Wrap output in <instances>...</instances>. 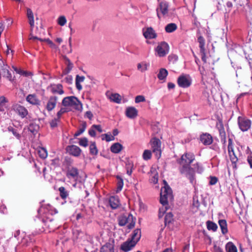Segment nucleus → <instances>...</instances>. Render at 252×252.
<instances>
[{
    "instance_id": "1",
    "label": "nucleus",
    "mask_w": 252,
    "mask_h": 252,
    "mask_svg": "<svg viewBox=\"0 0 252 252\" xmlns=\"http://www.w3.org/2000/svg\"><path fill=\"white\" fill-rule=\"evenodd\" d=\"M194 156L192 153H185L177 160L179 164V170L181 174L188 178L193 184L195 179L194 169L190 167V163L194 160Z\"/></svg>"
},
{
    "instance_id": "2",
    "label": "nucleus",
    "mask_w": 252,
    "mask_h": 252,
    "mask_svg": "<svg viewBox=\"0 0 252 252\" xmlns=\"http://www.w3.org/2000/svg\"><path fill=\"white\" fill-rule=\"evenodd\" d=\"M50 208L51 207L50 206L47 207L42 206L38 210L39 213L45 214L44 217L46 218V219L45 220L43 219V221L45 223V225L49 228V232L54 231L55 229L58 227L55 222H53V219L48 217V215L52 214V213L50 211Z\"/></svg>"
},
{
    "instance_id": "3",
    "label": "nucleus",
    "mask_w": 252,
    "mask_h": 252,
    "mask_svg": "<svg viewBox=\"0 0 252 252\" xmlns=\"http://www.w3.org/2000/svg\"><path fill=\"white\" fill-rule=\"evenodd\" d=\"M62 105L65 107H70L78 111L82 110V104L75 96H66L62 100Z\"/></svg>"
},
{
    "instance_id": "4",
    "label": "nucleus",
    "mask_w": 252,
    "mask_h": 252,
    "mask_svg": "<svg viewBox=\"0 0 252 252\" xmlns=\"http://www.w3.org/2000/svg\"><path fill=\"white\" fill-rule=\"evenodd\" d=\"M164 183L165 185L161 189L160 196V202L163 206L168 205V202L173 199L171 188L167 185L165 181H164Z\"/></svg>"
},
{
    "instance_id": "5",
    "label": "nucleus",
    "mask_w": 252,
    "mask_h": 252,
    "mask_svg": "<svg viewBox=\"0 0 252 252\" xmlns=\"http://www.w3.org/2000/svg\"><path fill=\"white\" fill-rule=\"evenodd\" d=\"M192 83V79L190 76L187 74H183L179 76L177 79V83L180 87L187 88L189 87Z\"/></svg>"
},
{
    "instance_id": "6",
    "label": "nucleus",
    "mask_w": 252,
    "mask_h": 252,
    "mask_svg": "<svg viewBox=\"0 0 252 252\" xmlns=\"http://www.w3.org/2000/svg\"><path fill=\"white\" fill-rule=\"evenodd\" d=\"M232 140L231 139L229 138L228 139V152L230 157V160L232 162V167L234 169L237 168V162L238 161V158L236 156L232 145Z\"/></svg>"
},
{
    "instance_id": "7",
    "label": "nucleus",
    "mask_w": 252,
    "mask_h": 252,
    "mask_svg": "<svg viewBox=\"0 0 252 252\" xmlns=\"http://www.w3.org/2000/svg\"><path fill=\"white\" fill-rule=\"evenodd\" d=\"M66 176L68 179L77 182L79 177L78 169L73 166H68L66 168Z\"/></svg>"
},
{
    "instance_id": "8",
    "label": "nucleus",
    "mask_w": 252,
    "mask_h": 252,
    "mask_svg": "<svg viewBox=\"0 0 252 252\" xmlns=\"http://www.w3.org/2000/svg\"><path fill=\"white\" fill-rule=\"evenodd\" d=\"M238 124L240 129L242 131L248 130L251 126V121L246 117H239Z\"/></svg>"
},
{
    "instance_id": "9",
    "label": "nucleus",
    "mask_w": 252,
    "mask_h": 252,
    "mask_svg": "<svg viewBox=\"0 0 252 252\" xmlns=\"http://www.w3.org/2000/svg\"><path fill=\"white\" fill-rule=\"evenodd\" d=\"M168 13V4L166 1H161L157 8V13L158 18L160 19L161 15L166 16Z\"/></svg>"
},
{
    "instance_id": "10",
    "label": "nucleus",
    "mask_w": 252,
    "mask_h": 252,
    "mask_svg": "<svg viewBox=\"0 0 252 252\" xmlns=\"http://www.w3.org/2000/svg\"><path fill=\"white\" fill-rule=\"evenodd\" d=\"M151 147L153 152L155 154L156 157L159 158L161 156V142L157 138H153L151 141Z\"/></svg>"
},
{
    "instance_id": "11",
    "label": "nucleus",
    "mask_w": 252,
    "mask_h": 252,
    "mask_svg": "<svg viewBox=\"0 0 252 252\" xmlns=\"http://www.w3.org/2000/svg\"><path fill=\"white\" fill-rule=\"evenodd\" d=\"M156 51L159 57H164L169 52V46L167 43L162 42L158 45L156 49Z\"/></svg>"
},
{
    "instance_id": "12",
    "label": "nucleus",
    "mask_w": 252,
    "mask_h": 252,
    "mask_svg": "<svg viewBox=\"0 0 252 252\" xmlns=\"http://www.w3.org/2000/svg\"><path fill=\"white\" fill-rule=\"evenodd\" d=\"M12 109L21 118H25L28 114V110L20 104L13 105Z\"/></svg>"
},
{
    "instance_id": "13",
    "label": "nucleus",
    "mask_w": 252,
    "mask_h": 252,
    "mask_svg": "<svg viewBox=\"0 0 252 252\" xmlns=\"http://www.w3.org/2000/svg\"><path fill=\"white\" fill-rule=\"evenodd\" d=\"M3 65L1 66V69L3 73V76L6 77L8 80L12 83L15 81V77H12L11 73L9 71V67L4 63H2Z\"/></svg>"
},
{
    "instance_id": "14",
    "label": "nucleus",
    "mask_w": 252,
    "mask_h": 252,
    "mask_svg": "<svg viewBox=\"0 0 252 252\" xmlns=\"http://www.w3.org/2000/svg\"><path fill=\"white\" fill-rule=\"evenodd\" d=\"M136 244L134 242L128 239L121 245L120 249L124 252H128L131 251L135 247Z\"/></svg>"
},
{
    "instance_id": "15",
    "label": "nucleus",
    "mask_w": 252,
    "mask_h": 252,
    "mask_svg": "<svg viewBox=\"0 0 252 252\" xmlns=\"http://www.w3.org/2000/svg\"><path fill=\"white\" fill-rule=\"evenodd\" d=\"M66 150L70 155L74 157L79 156L82 151L79 147L74 145L67 146Z\"/></svg>"
},
{
    "instance_id": "16",
    "label": "nucleus",
    "mask_w": 252,
    "mask_h": 252,
    "mask_svg": "<svg viewBox=\"0 0 252 252\" xmlns=\"http://www.w3.org/2000/svg\"><path fill=\"white\" fill-rule=\"evenodd\" d=\"M57 100L58 97L56 96H51L49 97L46 105V109L48 111H51L55 108L57 104Z\"/></svg>"
},
{
    "instance_id": "17",
    "label": "nucleus",
    "mask_w": 252,
    "mask_h": 252,
    "mask_svg": "<svg viewBox=\"0 0 252 252\" xmlns=\"http://www.w3.org/2000/svg\"><path fill=\"white\" fill-rule=\"evenodd\" d=\"M114 241L113 240H109L102 246L100 249V252H114Z\"/></svg>"
},
{
    "instance_id": "18",
    "label": "nucleus",
    "mask_w": 252,
    "mask_h": 252,
    "mask_svg": "<svg viewBox=\"0 0 252 252\" xmlns=\"http://www.w3.org/2000/svg\"><path fill=\"white\" fill-rule=\"evenodd\" d=\"M200 141L204 145H209L213 142V138L210 134L205 133L200 136Z\"/></svg>"
},
{
    "instance_id": "19",
    "label": "nucleus",
    "mask_w": 252,
    "mask_h": 252,
    "mask_svg": "<svg viewBox=\"0 0 252 252\" xmlns=\"http://www.w3.org/2000/svg\"><path fill=\"white\" fill-rule=\"evenodd\" d=\"M26 101L33 105H39L40 101L35 94H30L26 98Z\"/></svg>"
},
{
    "instance_id": "20",
    "label": "nucleus",
    "mask_w": 252,
    "mask_h": 252,
    "mask_svg": "<svg viewBox=\"0 0 252 252\" xmlns=\"http://www.w3.org/2000/svg\"><path fill=\"white\" fill-rule=\"evenodd\" d=\"M126 115L130 119H134L137 116L138 111L135 107H129L126 109Z\"/></svg>"
},
{
    "instance_id": "21",
    "label": "nucleus",
    "mask_w": 252,
    "mask_h": 252,
    "mask_svg": "<svg viewBox=\"0 0 252 252\" xmlns=\"http://www.w3.org/2000/svg\"><path fill=\"white\" fill-rule=\"evenodd\" d=\"M144 37L147 39L155 38L157 36V34L155 31L152 28H148L143 32Z\"/></svg>"
},
{
    "instance_id": "22",
    "label": "nucleus",
    "mask_w": 252,
    "mask_h": 252,
    "mask_svg": "<svg viewBox=\"0 0 252 252\" xmlns=\"http://www.w3.org/2000/svg\"><path fill=\"white\" fill-rule=\"evenodd\" d=\"M132 216L130 214H128L127 216L126 215L121 216L119 218V224L120 226H124L128 223L129 221L132 220Z\"/></svg>"
},
{
    "instance_id": "23",
    "label": "nucleus",
    "mask_w": 252,
    "mask_h": 252,
    "mask_svg": "<svg viewBox=\"0 0 252 252\" xmlns=\"http://www.w3.org/2000/svg\"><path fill=\"white\" fill-rule=\"evenodd\" d=\"M27 16L31 27V30L32 31L34 27V21L33 12L30 8H27Z\"/></svg>"
},
{
    "instance_id": "24",
    "label": "nucleus",
    "mask_w": 252,
    "mask_h": 252,
    "mask_svg": "<svg viewBox=\"0 0 252 252\" xmlns=\"http://www.w3.org/2000/svg\"><path fill=\"white\" fill-rule=\"evenodd\" d=\"M109 202L112 209H116L120 205V201L117 196H111L109 198Z\"/></svg>"
},
{
    "instance_id": "25",
    "label": "nucleus",
    "mask_w": 252,
    "mask_h": 252,
    "mask_svg": "<svg viewBox=\"0 0 252 252\" xmlns=\"http://www.w3.org/2000/svg\"><path fill=\"white\" fill-rule=\"evenodd\" d=\"M141 234V230L139 229H136L133 231L132 233L131 237L129 238L131 241L137 243L140 239Z\"/></svg>"
},
{
    "instance_id": "26",
    "label": "nucleus",
    "mask_w": 252,
    "mask_h": 252,
    "mask_svg": "<svg viewBox=\"0 0 252 252\" xmlns=\"http://www.w3.org/2000/svg\"><path fill=\"white\" fill-rule=\"evenodd\" d=\"M51 91L53 93H57L59 94H62L64 92L63 90V86L60 84H53L51 86Z\"/></svg>"
},
{
    "instance_id": "27",
    "label": "nucleus",
    "mask_w": 252,
    "mask_h": 252,
    "mask_svg": "<svg viewBox=\"0 0 252 252\" xmlns=\"http://www.w3.org/2000/svg\"><path fill=\"white\" fill-rule=\"evenodd\" d=\"M30 39H32V40L38 39L41 42H42V41L46 42L47 43V44L50 46V47L54 49H56L58 48L57 46L51 40H50L48 38L42 39L41 38H38L37 36H32L30 37Z\"/></svg>"
},
{
    "instance_id": "28",
    "label": "nucleus",
    "mask_w": 252,
    "mask_h": 252,
    "mask_svg": "<svg viewBox=\"0 0 252 252\" xmlns=\"http://www.w3.org/2000/svg\"><path fill=\"white\" fill-rule=\"evenodd\" d=\"M150 67V63L146 62H142L137 64V69L141 72L147 71Z\"/></svg>"
},
{
    "instance_id": "29",
    "label": "nucleus",
    "mask_w": 252,
    "mask_h": 252,
    "mask_svg": "<svg viewBox=\"0 0 252 252\" xmlns=\"http://www.w3.org/2000/svg\"><path fill=\"white\" fill-rule=\"evenodd\" d=\"M107 95L111 101L114 102L116 103H120L121 102V96L117 93L111 94H107Z\"/></svg>"
},
{
    "instance_id": "30",
    "label": "nucleus",
    "mask_w": 252,
    "mask_h": 252,
    "mask_svg": "<svg viewBox=\"0 0 252 252\" xmlns=\"http://www.w3.org/2000/svg\"><path fill=\"white\" fill-rule=\"evenodd\" d=\"M123 149V146L119 143H115L110 147L111 151L114 154L119 153Z\"/></svg>"
},
{
    "instance_id": "31",
    "label": "nucleus",
    "mask_w": 252,
    "mask_h": 252,
    "mask_svg": "<svg viewBox=\"0 0 252 252\" xmlns=\"http://www.w3.org/2000/svg\"><path fill=\"white\" fill-rule=\"evenodd\" d=\"M219 224L221 228L222 233L223 234H226L228 232L226 221L225 220H219Z\"/></svg>"
},
{
    "instance_id": "32",
    "label": "nucleus",
    "mask_w": 252,
    "mask_h": 252,
    "mask_svg": "<svg viewBox=\"0 0 252 252\" xmlns=\"http://www.w3.org/2000/svg\"><path fill=\"white\" fill-rule=\"evenodd\" d=\"M226 252H237L236 247L231 242H228L225 245Z\"/></svg>"
},
{
    "instance_id": "33",
    "label": "nucleus",
    "mask_w": 252,
    "mask_h": 252,
    "mask_svg": "<svg viewBox=\"0 0 252 252\" xmlns=\"http://www.w3.org/2000/svg\"><path fill=\"white\" fill-rule=\"evenodd\" d=\"M177 29V26L175 23H170L167 24L165 27V30L167 33H171L175 31H176Z\"/></svg>"
},
{
    "instance_id": "34",
    "label": "nucleus",
    "mask_w": 252,
    "mask_h": 252,
    "mask_svg": "<svg viewBox=\"0 0 252 252\" xmlns=\"http://www.w3.org/2000/svg\"><path fill=\"white\" fill-rule=\"evenodd\" d=\"M167 75L168 71L166 69L160 68L159 69V73L158 74V77L159 80H162L166 78Z\"/></svg>"
},
{
    "instance_id": "35",
    "label": "nucleus",
    "mask_w": 252,
    "mask_h": 252,
    "mask_svg": "<svg viewBox=\"0 0 252 252\" xmlns=\"http://www.w3.org/2000/svg\"><path fill=\"white\" fill-rule=\"evenodd\" d=\"M206 225L207 228L209 230H212L214 232H215L218 229V226L217 224L210 220H208L206 222Z\"/></svg>"
},
{
    "instance_id": "36",
    "label": "nucleus",
    "mask_w": 252,
    "mask_h": 252,
    "mask_svg": "<svg viewBox=\"0 0 252 252\" xmlns=\"http://www.w3.org/2000/svg\"><path fill=\"white\" fill-rule=\"evenodd\" d=\"M60 195L63 199H66L69 195L68 191L63 187L59 188Z\"/></svg>"
},
{
    "instance_id": "37",
    "label": "nucleus",
    "mask_w": 252,
    "mask_h": 252,
    "mask_svg": "<svg viewBox=\"0 0 252 252\" xmlns=\"http://www.w3.org/2000/svg\"><path fill=\"white\" fill-rule=\"evenodd\" d=\"M6 102H7V100L6 99V98L4 96H1L0 97V111H4L5 108L6 107Z\"/></svg>"
},
{
    "instance_id": "38",
    "label": "nucleus",
    "mask_w": 252,
    "mask_h": 252,
    "mask_svg": "<svg viewBox=\"0 0 252 252\" xmlns=\"http://www.w3.org/2000/svg\"><path fill=\"white\" fill-rule=\"evenodd\" d=\"M38 153L39 157L43 159L46 158L48 155L47 150L44 148H39L38 150Z\"/></svg>"
},
{
    "instance_id": "39",
    "label": "nucleus",
    "mask_w": 252,
    "mask_h": 252,
    "mask_svg": "<svg viewBox=\"0 0 252 252\" xmlns=\"http://www.w3.org/2000/svg\"><path fill=\"white\" fill-rule=\"evenodd\" d=\"M28 129L33 134H35L38 129V126L36 125L32 124L29 125Z\"/></svg>"
},
{
    "instance_id": "40",
    "label": "nucleus",
    "mask_w": 252,
    "mask_h": 252,
    "mask_svg": "<svg viewBox=\"0 0 252 252\" xmlns=\"http://www.w3.org/2000/svg\"><path fill=\"white\" fill-rule=\"evenodd\" d=\"M152 157L151 151L149 150H145L142 155V158L145 160L151 159Z\"/></svg>"
},
{
    "instance_id": "41",
    "label": "nucleus",
    "mask_w": 252,
    "mask_h": 252,
    "mask_svg": "<svg viewBox=\"0 0 252 252\" xmlns=\"http://www.w3.org/2000/svg\"><path fill=\"white\" fill-rule=\"evenodd\" d=\"M198 41L199 43L200 52H203L205 51V40L202 36H200L198 38Z\"/></svg>"
},
{
    "instance_id": "42",
    "label": "nucleus",
    "mask_w": 252,
    "mask_h": 252,
    "mask_svg": "<svg viewBox=\"0 0 252 252\" xmlns=\"http://www.w3.org/2000/svg\"><path fill=\"white\" fill-rule=\"evenodd\" d=\"M102 139L103 140H106L107 142H109L114 140L115 137L110 133H106L102 135Z\"/></svg>"
},
{
    "instance_id": "43",
    "label": "nucleus",
    "mask_w": 252,
    "mask_h": 252,
    "mask_svg": "<svg viewBox=\"0 0 252 252\" xmlns=\"http://www.w3.org/2000/svg\"><path fill=\"white\" fill-rule=\"evenodd\" d=\"M68 63L67 64L66 68L63 70V74L66 75L72 69L73 67V64L70 62V61L68 59L67 60Z\"/></svg>"
},
{
    "instance_id": "44",
    "label": "nucleus",
    "mask_w": 252,
    "mask_h": 252,
    "mask_svg": "<svg viewBox=\"0 0 252 252\" xmlns=\"http://www.w3.org/2000/svg\"><path fill=\"white\" fill-rule=\"evenodd\" d=\"M86 128V123H83L81 127H80L79 129L74 134L75 136H78L83 133Z\"/></svg>"
},
{
    "instance_id": "45",
    "label": "nucleus",
    "mask_w": 252,
    "mask_h": 252,
    "mask_svg": "<svg viewBox=\"0 0 252 252\" xmlns=\"http://www.w3.org/2000/svg\"><path fill=\"white\" fill-rule=\"evenodd\" d=\"M90 153L93 155H97L98 151L95 143H92L90 145Z\"/></svg>"
},
{
    "instance_id": "46",
    "label": "nucleus",
    "mask_w": 252,
    "mask_h": 252,
    "mask_svg": "<svg viewBox=\"0 0 252 252\" xmlns=\"http://www.w3.org/2000/svg\"><path fill=\"white\" fill-rule=\"evenodd\" d=\"M158 174L157 172H152V176L150 178V181L151 183L156 184L158 182Z\"/></svg>"
},
{
    "instance_id": "47",
    "label": "nucleus",
    "mask_w": 252,
    "mask_h": 252,
    "mask_svg": "<svg viewBox=\"0 0 252 252\" xmlns=\"http://www.w3.org/2000/svg\"><path fill=\"white\" fill-rule=\"evenodd\" d=\"M167 205H162V207L160 208L159 209V211H158V218H161L163 217V215L164 214V213H165L166 211L167 210Z\"/></svg>"
},
{
    "instance_id": "48",
    "label": "nucleus",
    "mask_w": 252,
    "mask_h": 252,
    "mask_svg": "<svg viewBox=\"0 0 252 252\" xmlns=\"http://www.w3.org/2000/svg\"><path fill=\"white\" fill-rule=\"evenodd\" d=\"M173 215L171 212L167 213L165 216V223H169L173 220Z\"/></svg>"
},
{
    "instance_id": "49",
    "label": "nucleus",
    "mask_w": 252,
    "mask_h": 252,
    "mask_svg": "<svg viewBox=\"0 0 252 252\" xmlns=\"http://www.w3.org/2000/svg\"><path fill=\"white\" fill-rule=\"evenodd\" d=\"M58 23L61 26H64L66 23V19L65 16H60L58 19Z\"/></svg>"
},
{
    "instance_id": "50",
    "label": "nucleus",
    "mask_w": 252,
    "mask_h": 252,
    "mask_svg": "<svg viewBox=\"0 0 252 252\" xmlns=\"http://www.w3.org/2000/svg\"><path fill=\"white\" fill-rule=\"evenodd\" d=\"M118 179V182H117V191H120L122 190L124 183H123V180L122 178H120L119 177H117Z\"/></svg>"
},
{
    "instance_id": "51",
    "label": "nucleus",
    "mask_w": 252,
    "mask_h": 252,
    "mask_svg": "<svg viewBox=\"0 0 252 252\" xmlns=\"http://www.w3.org/2000/svg\"><path fill=\"white\" fill-rule=\"evenodd\" d=\"M79 144L80 146H83L84 147H87V146L88 145V139L85 137L81 138L79 140Z\"/></svg>"
},
{
    "instance_id": "52",
    "label": "nucleus",
    "mask_w": 252,
    "mask_h": 252,
    "mask_svg": "<svg viewBox=\"0 0 252 252\" xmlns=\"http://www.w3.org/2000/svg\"><path fill=\"white\" fill-rule=\"evenodd\" d=\"M146 99L145 97L142 95H139L135 97V102L136 103L145 101Z\"/></svg>"
},
{
    "instance_id": "53",
    "label": "nucleus",
    "mask_w": 252,
    "mask_h": 252,
    "mask_svg": "<svg viewBox=\"0 0 252 252\" xmlns=\"http://www.w3.org/2000/svg\"><path fill=\"white\" fill-rule=\"evenodd\" d=\"M60 121V119L58 118H55L52 120L50 124L51 127L54 128L57 126L58 123Z\"/></svg>"
},
{
    "instance_id": "54",
    "label": "nucleus",
    "mask_w": 252,
    "mask_h": 252,
    "mask_svg": "<svg viewBox=\"0 0 252 252\" xmlns=\"http://www.w3.org/2000/svg\"><path fill=\"white\" fill-rule=\"evenodd\" d=\"M8 131H11L13 135H14L18 139H20L21 135L17 132V130L12 127H8Z\"/></svg>"
},
{
    "instance_id": "55",
    "label": "nucleus",
    "mask_w": 252,
    "mask_h": 252,
    "mask_svg": "<svg viewBox=\"0 0 252 252\" xmlns=\"http://www.w3.org/2000/svg\"><path fill=\"white\" fill-rule=\"evenodd\" d=\"M67 111L66 108H61L57 114V117L60 119L62 115L66 113Z\"/></svg>"
},
{
    "instance_id": "56",
    "label": "nucleus",
    "mask_w": 252,
    "mask_h": 252,
    "mask_svg": "<svg viewBox=\"0 0 252 252\" xmlns=\"http://www.w3.org/2000/svg\"><path fill=\"white\" fill-rule=\"evenodd\" d=\"M220 134L221 136V141L223 143V144H225L226 143V137H225V132L224 130H221L220 131Z\"/></svg>"
},
{
    "instance_id": "57",
    "label": "nucleus",
    "mask_w": 252,
    "mask_h": 252,
    "mask_svg": "<svg viewBox=\"0 0 252 252\" xmlns=\"http://www.w3.org/2000/svg\"><path fill=\"white\" fill-rule=\"evenodd\" d=\"M194 168L196 169V171L198 173H201L203 171V168L202 166L198 163L194 164Z\"/></svg>"
},
{
    "instance_id": "58",
    "label": "nucleus",
    "mask_w": 252,
    "mask_h": 252,
    "mask_svg": "<svg viewBox=\"0 0 252 252\" xmlns=\"http://www.w3.org/2000/svg\"><path fill=\"white\" fill-rule=\"evenodd\" d=\"M72 81L73 77L71 75H67L64 79V81L68 84H71L72 83Z\"/></svg>"
},
{
    "instance_id": "59",
    "label": "nucleus",
    "mask_w": 252,
    "mask_h": 252,
    "mask_svg": "<svg viewBox=\"0 0 252 252\" xmlns=\"http://www.w3.org/2000/svg\"><path fill=\"white\" fill-rule=\"evenodd\" d=\"M85 80V77L83 76H79L77 75L76 77L75 82L78 83L83 82Z\"/></svg>"
},
{
    "instance_id": "60",
    "label": "nucleus",
    "mask_w": 252,
    "mask_h": 252,
    "mask_svg": "<svg viewBox=\"0 0 252 252\" xmlns=\"http://www.w3.org/2000/svg\"><path fill=\"white\" fill-rule=\"evenodd\" d=\"M218 182V179L216 177H211L209 184L211 185H215Z\"/></svg>"
},
{
    "instance_id": "61",
    "label": "nucleus",
    "mask_w": 252,
    "mask_h": 252,
    "mask_svg": "<svg viewBox=\"0 0 252 252\" xmlns=\"http://www.w3.org/2000/svg\"><path fill=\"white\" fill-rule=\"evenodd\" d=\"M94 127L92 126L91 128L89 130V134L92 137H94L95 136V132Z\"/></svg>"
},
{
    "instance_id": "62",
    "label": "nucleus",
    "mask_w": 252,
    "mask_h": 252,
    "mask_svg": "<svg viewBox=\"0 0 252 252\" xmlns=\"http://www.w3.org/2000/svg\"><path fill=\"white\" fill-rule=\"evenodd\" d=\"M20 74L21 75H23L24 76H26V77H27V76H29L32 75V72L26 71H24V70H23L22 69H21Z\"/></svg>"
},
{
    "instance_id": "63",
    "label": "nucleus",
    "mask_w": 252,
    "mask_h": 252,
    "mask_svg": "<svg viewBox=\"0 0 252 252\" xmlns=\"http://www.w3.org/2000/svg\"><path fill=\"white\" fill-rule=\"evenodd\" d=\"M213 252H223V250L219 246L214 245Z\"/></svg>"
},
{
    "instance_id": "64",
    "label": "nucleus",
    "mask_w": 252,
    "mask_h": 252,
    "mask_svg": "<svg viewBox=\"0 0 252 252\" xmlns=\"http://www.w3.org/2000/svg\"><path fill=\"white\" fill-rule=\"evenodd\" d=\"M247 160L250 165V168L252 169V156H249L247 157Z\"/></svg>"
}]
</instances>
